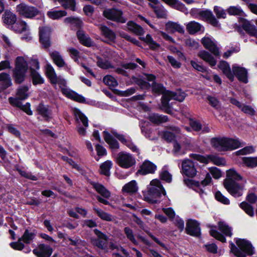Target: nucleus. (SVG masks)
<instances>
[{"mask_svg": "<svg viewBox=\"0 0 257 257\" xmlns=\"http://www.w3.org/2000/svg\"><path fill=\"white\" fill-rule=\"evenodd\" d=\"M232 69L233 75H235L240 81L244 83H247V71L245 68L235 64L232 65Z\"/></svg>", "mask_w": 257, "mask_h": 257, "instance_id": "obj_18", "label": "nucleus"}, {"mask_svg": "<svg viewBox=\"0 0 257 257\" xmlns=\"http://www.w3.org/2000/svg\"><path fill=\"white\" fill-rule=\"evenodd\" d=\"M144 79L148 82L145 80H140L138 81V84L142 88H148L152 87V92L156 94H162V106L168 109L169 107V102L172 99L182 101L186 97V94L184 92L177 91L176 92H172L169 90H165V88L163 85L156 83L155 82L156 77L152 74H146Z\"/></svg>", "mask_w": 257, "mask_h": 257, "instance_id": "obj_1", "label": "nucleus"}, {"mask_svg": "<svg viewBox=\"0 0 257 257\" xmlns=\"http://www.w3.org/2000/svg\"><path fill=\"white\" fill-rule=\"evenodd\" d=\"M94 232L97 236V238H92V244L99 248H105L107 246V242L106 236L97 229L94 230Z\"/></svg>", "mask_w": 257, "mask_h": 257, "instance_id": "obj_19", "label": "nucleus"}, {"mask_svg": "<svg viewBox=\"0 0 257 257\" xmlns=\"http://www.w3.org/2000/svg\"><path fill=\"white\" fill-rule=\"evenodd\" d=\"M64 23L69 26L72 29H80L83 26L82 21L78 17H69L65 18Z\"/></svg>", "mask_w": 257, "mask_h": 257, "instance_id": "obj_26", "label": "nucleus"}, {"mask_svg": "<svg viewBox=\"0 0 257 257\" xmlns=\"http://www.w3.org/2000/svg\"><path fill=\"white\" fill-rule=\"evenodd\" d=\"M0 83L2 85L4 89L11 86L12 81L10 75L5 72L0 73Z\"/></svg>", "mask_w": 257, "mask_h": 257, "instance_id": "obj_43", "label": "nucleus"}, {"mask_svg": "<svg viewBox=\"0 0 257 257\" xmlns=\"http://www.w3.org/2000/svg\"><path fill=\"white\" fill-rule=\"evenodd\" d=\"M51 29L50 27L44 26L39 28V40L41 44L45 48L50 46V37Z\"/></svg>", "mask_w": 257, "mask_h": 257, "instance_id": "obj_17", "label": "nucleus"}, {"mask_svg": "<svg viewBox=\"0 0 257 257\" xmlns=\"http://www.w3.org/2000/svg\"><path fill=\"white\" fill-rule=\"evenodd\" d=\"M218 68L221 70L223 73L229 79L230 81H233L234 79V75L232 73V70L229 67L228 63L225 61H221L218 65Z\"/></svg>", "mask_w": 257, "mask_h": 257, "instance_id": "obj_34", "label": "nucleus"}, {"mask_svg": "<svg viewBox=\"0 0 257 257\" xmlns=\"http://www.w3.org/2000/svg\"><path fill=\"white\" fill-rule=\"evenodd\" d=\"M160 176L162 180L165 181L167 183H170L172 181V175L165 168L162 169L160 172Z\"/></svg>", "mask_w": 257, "mask_h": 257, "instance_id": "obj_62", "label": "nucleus"}, {"mask_svg": "<svg viewBox=\"0 0 257 257\" xmlns=\"http://www.w3.org/2000/svg\"><path fill=\"white\" fill-rule=\"evenodd\" d=\"M186 231L188 234L198 236L201 232L200 224L195 220L189 219L186 223Z\"/></svg>", "mask_w": 257, "mask_h": 257, "instance_id": "obj_22", "label": "nucleus"}, {"mask_svg": "<svg viewBox=\"0 0 257 257\" xmlns=\"http://www.w3.org/2000/svg\"><path fill=\"white\" fill-rule=\"evenodd\" d=\"M149 118L151 121L155 123H163L168 120V117L166 115H159L156 113L150 114Z\"/></svg>", "mask_w": 257, "mask_h": 257, "instance_id": "obj_44", "label": "nucleus"}, {"mask_svg": "<svg viewBox=\"0 0 257 257\" xmlns=\"http://www.w3.org/2000/svg\"><path fill=\"white\" fill-rule=\"evenodd\" d=\"M155 4H150L151 7L154 9V12L158 18H164L166 15L165 10L161 7L155 6Z\"/></svg>", "mask_w": 257, "mask_h": 257, "instance_id": "obj_64", "label": "nucleus"}, {"mask_svg": "<svg viewBox=\"0 0 257 257\" xmlns=\"http://www.w3.org/2000/svg\"><path fill=\"white\" fill-rule=\"evenodd\" d=\"M150 123L148 121L141 120L140 123V126L141 128L142 133L146 137L150 138V131L148 129Z\"/></svg>", "mask_w": 257, "mask_h": 257, "instance_id": "obj_56", "label": "nucleus"}, {"mask_svg": "<svg viewBox=\"0 0 257 257\" xmlns=\"http://www.w3.org/2000/svg\"><path fill=\"white\" fill-rule=\"evenodd\" d=\"M113 163L110 160H107L102 163L100 166V173L106 176H109L110 174V170Z\"/></svg>", "mask_w": 257, "mask_h": 257, "instance_id": "obj_40", "label": "nucleus"}, {"mask_svg": "<svg viewBox=\"0 0 257 257\" xmlns=\"http://www.w3.org/2000/svg\"><path fill=\"white\" fill-rule=\"evenodd\" d=\"M186 30L189 34L193 35L197 32L203 31L204 27L198 22L191 21L186 25Z\"/></svg>", "mask_w": 257, "mask_h": 257, "instance_id": "obj_33", "label": "nucleus"}, {"mask_svg": "<svg viewBox=\"0 0 257 257\" xmlns=\"http://www.w3.org/2000/svg\"><path fill=\"white\" fill-rule=\"evenodd\" d=\"M240 207L249 216L252 217L254 215V211L252 207L245 202H242L240 204Z\"/></svg>", "mask_w": 257, "mask_h": 257, "instance_id": "obj_59", "label": "nucleus"}, {"mask_svg": "<svg viewBox=\"0 0 257 257\" xmlns=\"http://www.w3.org/2000/svg\"><path fill=\"white\" fill-rule=\"evenodd\" d=\"M124 232L127 238L130 240L134 244H138V242L136 240L133 231L128 227H125L124 228Z\"/></svg>", "mask_w": 257, "mask_h": 257, "instance_id": "obj_58", "label": "nucleus"}, {"mask_svg": "<svg viewBox=\"0 0 257 257\" xmlns=\"http://www.w3.org/2000/svg\"><path fill=\"white\" fill-rule=\"evenodd\" d=\"M190 157L195 160L205 164L212 162L214 164L217 166L224 165L225 164V161L223 158L214 155L204 156L199 154H191L190 155Z\"/></svg>", "mask_w": 257, "mask_h": 257, "instance_id": "obj_12", "label": "nucleus"}, {"mask_svg": "<svg viewBox=\"0 0 257 257\" xmlns=\"http://www.w3.org/2000/svg\"><path fill=\"white\" fill-rule=\"evenodd\" d=\"M116 164L123 169H128L135 165V158L126 152H119L115 158Z\"/></svg>", "mask_w": 257, "mask_h": 257, "instance_id": "obj_9", "label": "nucleus"}, {"mask_svg": "<svg viewBox=\"0 0 257 257\" xmlns=\"http://www.w3.org/2000/svg\"><path fill=\"white\" fill-rule=\"evenodd\" d=\"M104 83L109 87H116L118 83L114 77L111 75H106L103 78Z\"/></svg>", "mask_w": 257, "mask_h": 257, "instance_id": "obj_57", "label": "nucleus"}, {"mask_svg": "<svg viewBox=\"0 0 257 257\" xmlns=\"http://www.w3.org/2000/svg\"><path fill=\"white\" fill-rule=\"evenodd\" d=\"M201 43L205 48H218L217 42L211 37H204L202 39Z\"/></svg>", "mask_w": 257, "mask_h": 257, "instance_id": "obj_39", "label": "nucleus"}, {"mask_svg": "<svg viewBox=\"0 0 257 257\" xmlns=\"http://www.w3.org/2000/svg\"><path fill=\"white\" fill-rule=\"evenodd\" d=\"M57 79V84H59L64 95L68 98L78 102H82L84 101L85 99L83 96L78 95L67 87L66 81L62 76H59Z\"/></svg>", "mask_w": 257, "mask_h": 257, "instance_id": "obj_10", "label": "nucleus"}, {"mask_svg": "<svg viewBox=\"0 0 257 257\" xmlns=\"http://www.w3.org/2000/svg\"><path fill=\"white\" fill-rule=\"evenodd\" d=\"M29 88L27 86H22L18 90L17 96L18 97L22 100L26 99L28 96L27 91H28Z\"/></svg>", "mask_w": 257, "mask_h": 257, "instance_id": "obj_60", "label": "nucleus"}, {"mask_svg": "<svg viewBox=\"0 0 257 257\" xmlns=\"http://www.w3.org/2000/svg\"><path fill=\"white\" fill-rule=\"evenodd\" d=\"M143 39L149 45L151 48H155L156 47H160V45L153 40L152 37L149 34H147L146 37L143 38Z\"/></svg>", "mask_w": 257, "mask_h": 257, "instance_id": "obj_63", "label": "nucleus"}, {"mask_svg": "<svg viewBox=\"0 0 257 257\" xmlns=\"http://www.w3.org/2000/svg\"><path fill=\"white\" fill-rule=\"evenodd\" d=\"M211 146L218 151H227L236 149L243 146L238 139L214 138L211 140Z\"/></svg>", "mask_w": 257, "mask_h": 257, "instance_id": "obj_3", "label": "nucleus"}, {"mask_svg": "<svg viewBox=\"0 0 257 257\" xmlns=\"http://www.w3.org/2000/svg\"><path fill=\"white\" fill-rule=\"evenodd\" d=\"M148 192L144 195L145 200L151 203H157L162 194L165 196L166 193L165 189L158 179L152 180L147 187Z\"/></svg>", "mask_w": 257, "mask_h": 257, "instance_id": "obj_4", "label": "nucleus"}, {"mask_svg": "<svg viewBox=\"0 0 257 257\" xmlns=\"http://www.w3.org/2000/svg\"><path fill=\"white\" fill-rule=\"evenodd\" d=\"M17 21V17L15 14L10 10H6L2 16V21L5 25L11 29Z\"/></svg>", "mask_w": 257, "mask_h": 257, "instance_id": "obj_23", "label": "nucleus"}, {"mask_svg": "<svg viewBox=\"0 0 257 257\" xmlns=\"http://www.w3.org/2000/svg\"><path fill=\"white\" fill-rule=\"evenodd\" d=\"M180 130L179 127L172 126L169 130L165 131L161 133L162 137L168 142H171L174 141L176 138V134H179Z\"/></svg>", "mask_w": 257, "mask_h": 257, "instance_id": "obj_25", "label": "nucleus"}, {"mask_svg": "<svg viewBox=\"0 0 257 257\" xmlns=\"http://www.w3.org/2000/svg\"><path fill=\"white\" fill-rule=\"evenodd\" d=\"M166 29L167 31L172 33L178 32L183 34L185 33V30L183 26L173 22L167 23L166 24Z\"/></svg>", "mask_w": 257, "mask_h": 257, "instance_id": "obj_32", "label": "nucleus"}, {"mask_svg": "<svg viewBox=\"0 0 257 257\" xmlns=\"http://www.w3.org/2000/svg\"><path fill=\"white\" fill-rule=\"evenodd\" d=\"M218 228L225 236H231L232 235L231 228L226 223L220 221L218 223Z\"/></svg>", "mask_w": 257, "mask_h": 257, "instance_id": "obj_49", "label": "nucleus"}, {"mask_svg": "<svg viewBox=\"0 0 257 257\" xmlns=\"http://www.w3.org/2000/svg\"><path fill=\"white\" fill-rule=\"evenodd\" d=\"M93 210L96 213L98 216L102 220L106 221H111L113 220V217L111 215L104 211L102 209L94 206L93 207Z\"/></svg>", "mask_w": 257, "mask_h": 257, "instance_id": "obj_42", "label": "nucleus"}, {"mask_svg": "<svg viewBox=\"0 0 257 257\" xmlns=\"http://www.w3.org/2000/svg\"><path fill=\"white\" fill-rule=\"evenodd\" d=\"M72 111L77 122V132L80 135H86V128L88 126L87 117L78 108L74 107Z\"/></svg>", "mask_w": 257, "mask_h": 257, "instance_id": "obj_7", "label": "nucleus"}, {"mask_svg": "<svg viewBox=\"0 0 257 257\" xmlns=\"http://www.w3.org/2000/svg\"><path fill=\"white\" fill-rule=\"evenodd\" d=\"M35 237V234L34 231L26 229L23 236L19 239L18 241L11 242L10 245L14 249L21 250L24 247V244L21 242V241L27 244H30Z\"/></svg>", "mask_w": 257, "mask_h": 257, "instance_id": "obj_13", "label": "nucleus"}, {"mask_svg": "<svg viewBox=\"0 0 257 257\" xmlns=\"http://www.w3.org/2000/svg\"><path fill=\"white\" fill-rule=\"evenodd\" d=\"M67 15L66 11L64 10H56L52 9L47 12V16L52 20H59Z\"/></svg>", "mask_w": 257, "mask_h": 257, "instance_id": "obj_38", "label": "nucleus"}, {"mask_svg": "<svg viewBox=\"0 0 257 257\" xmlns=\"http://www.w3.org/2000/svg\"><path fill=\"white\" fill-rule=\"evenodd\" d=\"M103 16L107 19L124 23L126 22L127 19L122 16V12L116 9H108L103 11Z\"/></svg>", "mask_w": 257, "mask_h": 257, "instance_id": "obj_16", "label": "nucleus"}, {"mask_svg": "<svg viewBox=\"0 0 257 257\" xmlns=\"http://www.w3.org/2000/svg\"><path fill=\"white\" fill-rule=\"evenodd\" d=\"M241 177L234 169L226 172V178L224 181V186L227 191L233 196L238 197L242 195L243 187L238 185V181Z\"/></svg>", "mask_w": 257, "mask_h": 257, "instance_id": "obj_2", "label": "nucleus"}, {"mask_svg": "<svg viewBox=\"0 0 257 257\" xmlns=\"http://www.w3.org/2000/svg\"><path fill=\"white\" fill-rule=\"evenodd\" d=\"M227 12L230 15L244 16V12L239 6H231L227 9Z\"/></svg>", "mask_w": 257, "mask_h": 257, "instance_id": "obj_55", "label": "nucleus"}, {"mask_svg": "<svg viewBox=\"0 0 257 257\" xmlns=\"http://www.w3.org/2000/svg\"><path fill=\"white\" fill-rule=\"evenodd\" d=\"M103 134L105 141L112 150H116L119 149L118 142L112 137L108 132L104 131Z\"/></svg>", "mask_w": 257, "mask_h": 257, "instance_id": "obj_31", "label": "nucleus"}, {"mask_svg": "<svg viewBox=\"0 0 257 257\" xmlns=\"http://www.w3.org/2000/svg\"><path fill=\"white\" fill-rule=\"evenodd\" d=\"M45 70L46 75L50 82L56 86L57 85V79L58 76H57L53 67L50 64H47L46 66Z\"/></svg>", "mask_w": 257, "mask_h": 257, "instance_id": "obj_36", "label": "nucleus"}, {"mask_svg": "<svg viewBox=\"0 0 257 257\" xmlns=\"http://www.w3.org/2000/svg\"><path fill=\"white\" fill-rule=\"evenodd\" d=\"M166 4L171 6L172 7L183 11L185 9V6L178 0H162Z\"/></svg>", "mask_w": 257, "mask_h": 257, "instance_id": "obj_52", "label": "nucleus"}, {"mask_svg": "<svg viewBox=\"0 0 257 257\" xmlns=\"http://www.w3.org/2000/svg\"><path fill=\"white\" fill-rule=\"evenodd\" d=\"M235 241L238 248L231 242L230 250L236 257H246V254L251 255L254 254V247L249 240L236 238Z\"/></svg>", "mask_w": 257, "mask_h": 257, "instance_id": "obj_5", "label": "nucleus"}, {"mask_svg": "<svg viewBox=\"0 0 257 257\" xmlns=\"http://www.w3.org/2000/svg\"><path fill=\"white\" fill-rule=\"evenodd\" d=\"M199 56L211 66H214L216 64V61L208 52L203 51L199 54Z\"/></svg>", "mask_w": 257, "mask_h": 257, "instance_id": "obj_45", "label": "nucleus"}, {"mask_svg": "<svg viewBox=\"0 0 257 257\" xmlns=\"http://www.w3.org/2000/svg\"><path fill=\"white\" fill-rule=\"evenodd\" d=\"M211 180L212 178L210 175L209 174H207L205 179L201 182V184H200L199 182L195 181L192 179L185 180V182L188 187L199 193L200 196L203 198L205 193L201 188V185L203 186H206L211 183Z\"/></svg>", "mask_w": 257, "mask_h": 257, "instance_id": "obj_11", "label": "nucleus"}, {"mask_svg": "<svg viewBox=\"0 0 257 257\" xmlns=\"http://www.w3.org/2000/svg\"><path fill=\"white\" fill-rule=\"evenodd\" d=\"M99 29L102 34L110 41H112L115 39V35L114 33L106 26L101 25L99 26Z\"/></svg>", "mask_w": 257, "mask_h": 257, "instance_id": "obj_41", "label": "nucleus"}, {"mask_svg": "<svg viewBox=\"0 0 257 257\" xmlns=\"http://www.w3.org/2000/svg\"><path fill=\"white\" fill-rule=\"evenodd\" d=\"M51 56L54 62L59 67L65 66V63L61 56L57 51L51 53Z\"/></svg>", "mask_w": 257, "mask_h": 257, "instance_id": "obj_46", "label": "nucleus"}, {"mask_svg": "<svg viewBox=\"0 0 257 257\" xmlns=\"http://www.w3.org/2000/svg\"><path fill=\"white\" fill-rule=\"evenodd\" d=\"M182 172L183 174L189 177H194L197 173L194 163L189 159L184 160L182 164Z\"/></svg>", "mask_w": 257, "mask_h": 257, "instance_id": "obj_20", "label": "nucleus"}, {"mask_svg": "<svg viewBox=\"0 0 257 257\" xmlns=\"http://www.w3.org/2000/svg\"><path fill=\"white\" fill-rule=\"evenodd\" d=\"M157 168L156 166L152 162L146 161L141 166L138 173L142 175L154 173Z\"/></svg>", "mask_w": 257, "mask_h": 257, "instance_id": "obj_28", "label": "nucleus"}, {"mask_svg": "<svg viewBox=\"0 0 257 257\" xmlns=\"http://www.w3.org/2000/svg\"><path fill=\"white\" fill-rule=\"evenodd\" d=\"M16 12L22 17L27 19H33L39 13L35 7L30 6L25 3H22L16 6Z\"/></svg>", "mask_w": 257, "mask_h": 257, "instance_id": "obj_8", "label": "nucleus"}, {"mask_svg": "<svg viewBox=\"0 0 257 257\" xmlns=\"http://www.w3.org/2000/svg\"><path fill=\"white\" fill-rule=\"evenodd\" d=\"M77 36L80 42L84 46L87 47L93 46V42L91 41V39L83 30H78L77 32Z\"/></svg>", "mask_w": 257, "mask_h": 257, "instance_id": "obj_30", "label": "nucleus"}, {"mask_svg": "<svg viewBox=\"0 0 257 257\" xmlns=\"http://www.w3.org/2000/svg\"><path fill=\"white\" fill-rule=\"evenodd\" d=\"M200 16L210 24L214 27H219L220 25L212 12L209 10L202 11L199 13Z\"/></svg>", "mask_w": 257, "mask_h": 257, "instance_id": "obj_27", "label": "nucleus"}, {"mask_svg": "<svg viewBox=\"0 0 257 257\" xmlns=\"http://www.w3.org/2000/svg\"><path fill=\"white\" fill-rule=\"evenodd\" d=\"M207 100H208L209 104L216 110L218 111H220L221 110L222 107L221 103L216 97L212 96H208L207 97Z\"/></svg>", "mask_w": 257, "mask_h": 257, "instance_id": "obj_50", "label": "nucleus"}, {"mask_svg": "<svg viewBox=\"0 0 257 257\" xmlns=\"http://www.w3.org/2000/svg\"><path fill=\"white\" fill-rule=\"evenodd\" d=\"M209 232L210 235L216 239L222 242H225L226 241V239L224 235L218 232L215 229V227L214 226H210V230Z\"/></svg>", "mask_w": 257, "mask_h": 257, "instance_id": "obj_54", "label": "nucleus"}, {"mask_svg": "<svg viewBox=\"0 0 257 257\" xmlns=\"http://www.w3.org/2000/svg\"><path fill=\"white\" fill-rule=\"evenodd\" d=\"M37 111L44 118L48 120L50 118L51 113L47 106L43 104H39L37 107Z\"/></svg>", "mask_w": 257, "mask_h": 257, "instance_id": "obj_48", "label": "nucleus"}, {"mask_svg": "<svg viewBox=\"0 0 257 257\" xmlns=\"http://www.w3.org/2000/svg\"><path fill=\"white\" fill-rule=\"evenodd\" d=\"M92 187L99 193L100 196H97V200L104 204L109 205L107 199L110 197L111 193L103 185L98 183L92 182L91 183Z\"/></svg>", "mask_w": 257, "mask_h": 257, "instance_id": "obj_14", "label": "nucleus"}, {"mask_svg": "<svg viewBox=\"0 0 257 257\" xmlns=\"http://www.w3.org/2000/svg\"><path fill=\"white\" fill-rule=\"evenodd\" d=\"M127 26L128 30L136 35L142 36L145 34V31L142 27L132 21L128 22Z\"/></svg>", "mask_w": 257, "mask_h": 257, "instance_id": "obj_37", "label": "nucleus"}, {"mask_svg": "<svg viewBox=\"0 0 257 257\" xmlns=\"http://www.w3.org/2000/svg\"><path fill=\"white\" fill-rule=\"evenodd\" d=\"M61 6L65 9H70L72 11L76 10L75 0H66L61 4Z\"/></svg>", "mask_w": 257, "mask_h": 257, "instance_id": "obj_61", "label": "nucleus"}, {"mask_svg": "<svg viewBox=\"0 0 257 257\" xmlns=\"http://www.w3.org/2000/svg\"><path fill=\"white\" fill-rule=\"evenodd\" d=\"M112 134L119 140L121 143L125 145L127 148L134 152H139V149L137 146L132 142L130 138L121 134L117 133L115 131L111 132Z\"/></svg>", "mask_w": 257, "mask_h": 257, "instance_id": "obj_21", "label": "nucleus"}, {"mask_svg": "<svg viewBox=\"0 0 257 257\" xmlns=\"http://www.w3.org/2000/svg\"><path fill=\"white\" fill-rule=\"evenodd\" d=\"M28 69V64L24 58L18 57L16 60L15 68L13 70V77L17 83H21L24 80Z\"/></svg>", "mask_w": 257, "mask_h": 257, "instance_id": "obj_6", "label": "nucleus"}, {"mask_svg": "<svg viewBox=\"0 0 257 257\" xmlns=\"http://www.w3.org/2000/svg\"><path fill=\"white\" fill-rule=\"evenodd\" d=\"M173 152L176 155H181L184 154L186 150L183 146L182 144H180L175 141L173 143Z\"/></svg>", "mask_w": 257, "mask_h": 257, "instance_id": "obj_53", "label": "nucleus"}, {"mask_svg": "<svg viewBox=\"0 0 257 257\" xmlns=\"http://www.w3.org/2000/svg\"><path fill=\"white\" fill-rule=\"evenodd\" d=\"M30 73L34 85L41 84L44 82V78L37 71L32 69V72Z\"/></svg>", "mask_w": 257, "mask_h": 257, "instance_id": "obj_47", "label": "nucleus"}, {"mask_svg": "<svg viewBox=\"0 0 257 257\" xmlns=\"http://www.w3.org/2000/svg\"><path fill=\"white\" fill-rule=\"evenodd\" d=\"M242 160L243 163L247 167L254 168L257 166V157H243Z\"/></svg>", "mask_w": 257, "mask_h": 257, "instance_id": "obj_51", "label": "nucleus"}, {"mask_svg": "<svg viewBox=\"0 0 257 257\" xmlns=\"http://www.w3.org/2000/svg\"><path fill=\"white\" fill-rule=\"evenodd\" d=\"M241 26L248 35L255 37L257 38V28L249 21L243 19L241 23Z\"/></svg>", "mask_w": 257, "mask_h": 257, "instance_id": "obj_29", "label": "nucleus"}, {"mask_svg": "<svg viewBox=\"0 0 257 257\" xmlns=\"http://www.w3.org/2000/svg\"><path fill=\"white\" fill-rule=\"evenodd\" d=\"M11 29L16 33L22 34L26 33V35L22 37V39L27 41L32 40L31 33L30 32V28L27 22L24 20L19 21L16 22Z\"/></svg>", "mask_w": 257, "mask_h": 257, "instance_id": "obj_15", "label": "nucleus"}, {"mask_svg": "<svg viewBox=\"0 0 257 257\" xmlns=\"http://www.w3.org/2000/svg\"><path fill=\"white\" fill-rule=\"evenodd\" d=\"M138 189L139 187L137 182L135 180H132L123 186L122 191L123 193L133 194L137 193Z\"/></svg>", "mask_w": 257, "mask_h": 257, "instance_id": "obj_35", "label": "nucleus"}, {"mask_svg": "<svg viewBox=\"0 0 257 257\" xmlns=\"http://www.w3.org/2000/svg\"><path fill=\"white\" fill-rule=\"evenodd\" d=\"M33 252L38 257H50L52 253L53 249L49 245L40 244L37 248L33 250Z\"/></svg>", "mask_w": 257, "mask_h": 257, "instance_id": "obj_24", "label": "nucleus"}]
</instances>
